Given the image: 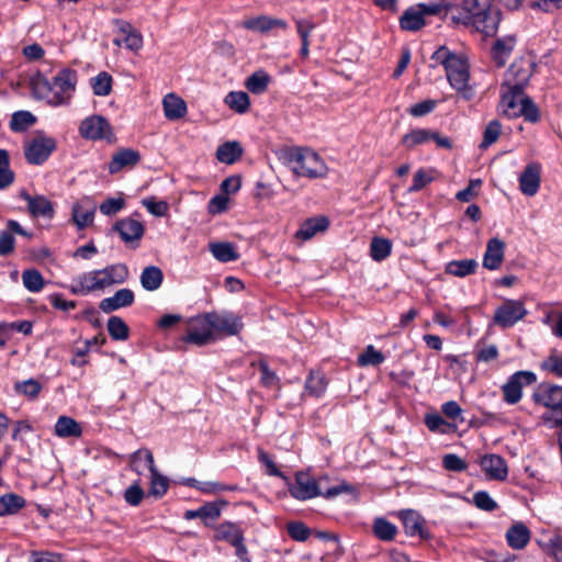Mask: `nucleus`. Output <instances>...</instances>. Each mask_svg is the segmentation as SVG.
Instances as JSON below:
<instances>
[{
    "instance_id": "obj_40",
    "label": "nucleus",
    "mask_w": 562,
    "mask_h": 562,
    "mask_svg": "<svg viewBox=\"0 0 562 562\" xmlns=\"http://www.w3.org/2000/svg\"><path fill=\"white\" fill-rule=\"evenodd\" d=\"M243 154L238 142H226L217 147L216 158L224 164L232 165L240 158Z\"/></svg>"
},
{
    "instance_id": "obj_56",
    "label": "nucleus",
    "mask_w": 562,
    "mask_h": 562,
    "mask_svg": "<svg viewBox=\"0 0 562 562\" xmlns=\"http://www.w3.org/2000/svg\"><path fill=\"white\" fill-rule=\"evenodd\" d=\"M14 390L20 394L35 398L42 390V385L37 380L29 379L22 382H16L14 384Z\"/></svg>"
},
{
    "instance_id": "obj_59",
    "label": "nucleus",
    "mask_w": 562,
    "mask_h": 562,
    "mask_svg": "<svg viewBox=\"0 0 562 562\" xmlns=\"http://www.w3.org/2000/svg\"><path fill=\"white\" fill-rule=\"evenodd\" d=\"M473 502L477 508L486 512H492L497 507L495 501L484 491L476 492L473 495Z\"/></svg>"
},
{
    "instance_id": "obj_31",
    "label": "nucleus",
    "mask_w": 562,
    "mask_h": 562,
    "mask_svg": "<svg viewBox=\"0 0 562 562\" xmlns=\"http://www.w3.org/2000/svg\"><path fill=\"white\" fill-rule=\"evenodd\" d=\"M506 539L509 547L520 550L529 542L530 531L524 524L517 522L507 530Z\"/></svg>"
},
{
    "instance_id": "obj_47",
    "label": "nucleus",
    "mask_w": 562,
    "mask_h": 562,
    "mask_svg": "<svg viewBox=\"0 0 562 562\" xmlns=\"http://www.w3.org/2000/svg\"><path fill=\"white\" fill-rule=\"evenodd\" d=\"M90 83L95 95L106 97L111 93L112 77L105 71H101L95 77L91 78Z\"/></svg>"
},
{
    "instance_id": "obj_63",
    "label": "nucleus",
    "mask_w": 562,
    "mask_h": 562,
    "mask_svg": "<svg viewBox=\"0 0 562 562\" xmlns=\"http://www.w3.org/2000/svg\"><path fill=\"white\" fill-rule=\"evenodd\" d=\"M432 176L430 171L425 169H419L413 178V184L409 187L411 192H416L422 190L425 186L432 181Z\"/></svg>"
},
{
    "instance_id": "obj_53",
    "label": "nucleus",
    "mask_w": 562,
    "mask_h": 562,
    "mask_svg": "<svg viewBox=\"0 0 562 562\" xmlns=\"http://www.w3.org/2000/svg\"><path fill=\"white\" fill-rule=\"evenodd\" d=\"M385 360L384 355L376 350L372 345H369L366 350L359 355L358 364L361 367L379 366Z\"/></svg>"
},
{
    "instance_id": "obj_51",
    "label": "nucleus",
    "mask_w": 562,
    "mask_h": 562,
    "mask_svg": "<svg viewBox=\"0 0 562 562\" xmlns=\"http://www.w3.org/2000/svg\"><path fill=\"white\" fill-rule=\"evenodd\" d=\"M168 487H169V480L166 476L161 475L156 468L151 469V471H150V490H149L150 495H153L157 498L161 497L167 493Z\"/></svg>"
},
{
    "instance_id": "obj_64",
    "label": "nucleus",
    "mask_w": 562,
    "mask_h": 562,
    "mask_svg": "<svg viewBox=\"0 0 562 562\" xmlns=\"http://www.w3.org/2000/svg\"><path fill=\"white\" fill-rule=\"evenodd\" d=\"M425 424L431 431L447 432L449 424L438 414H429L425 417Z\"/></svg>"
},
{
    "instance_id": "obj_18",
    "label": "nucleus",
    "mask_w": 562,
    "mask_h": 562,
    "mask_svg": "<svg viewBox=\"0 0 562 562\" xmlns=\"http://www.w3.org/2000/svg\"><path fill=\"white\" fill-rule=\"evenodd\" d=\"M215 538L217 540H224L236 548L238 557H243L247 553V549L244 544V537L240 529L231 522L221 524L215 530Z\"/></svg>"
},
{
    "instance_id": "obj_52",
    "label": "nucleus",
    "mask_w": 562,
    "mask_h": 562,
    "mask_svg": "<svg viewBox=\"0 0 562 562\" xmlns=\"http://www.w3.org/2000/svg\"><path fill=\"white\" fill-rule=\"evenodd\" d=\"M429 136H430V130L415 128L403 136L402 143L406 147L413 148L414 146L428 143Z\"/></svg>"
},
{
    "instance_id": "obj_61",
    "label": "nucleus",
    "mask_w": 562,
    "mask_h": 562,
    "mask_svg": "<svg viewBox=\"0 0 562 562\" xmlns=\"http://www.w3.org/2000/svg\"><path fill=\"white\" fill-rule=\"evenodd\" d=\"M442 464L446 470L453 472H461L467 469L465 461L454 453L446 454Z\"/></svg>"
},
{
    "instance_id": "obj_33",
    "label": "nucleus",
    "mask_w": 562,
    "mask_h": 562,
    "mask_svg": "<svg viewBox=\"0 0 562 562\" xmlns=\"http://www.w3.org/2000/svg\"><path fill=\"white\" fill-rule=\"evenodd\" d=\"M209 250L220 262H231L239 258L236 247L228 241H215L209 245Z\"/></svg>"
},
{
    "instance_id": "obj_7",
    "label": "nucleus",
    "mask_w": 562,
    "mask_h": 562,
    "mask_svg": "<svg viewBox=\"0 0 562 562\" xmlns=\"http://www.w3.org/2000/svg\"><path fill=\"white\" fill-rule=\"evenodd\" d=\"M536 382V374L531 371H517L512 374L502 386L503 398L509 404H517L522 397V389Z\"/></svg>"
},
{
    "instance_id": "obj_57",
    "label": "nucleus",
    "mask_w": 562,
    "mask_h": 562,
    "mask_svg": "<svg viewBox=\"0 0 562 562\" xmlns=\"http://www.w3.org/2000/svg\"><path fill=\"white\" fill-rule=\"evenodd\" d=\"M124 205L123 198H109L100 204L99 210L103 215L111 216L117 214Z\"/></svg>"
},
{
    "instance_id": "obj_32",
    "label": "nucleus",
    "mask_w": 562,
    "mask_h": 562,
    "mask_svg": "<svg viewBox=\"0 0 562 562\" xmlns=\"http://www.w3.org/2000/svg\"><path fill=\"white\" fill-rule=\"evenodd\" d=\"M516 44L515 36H505L498 38L492 49L493 58L497 66L502 67L506 64L510 53L513 52Z\"/></svg>"
},
{
    "instance_id": "obj_5",
    "label": "nucleus",
    "mask_w": 562,
    "mask_h": 562,
    "mask_svg": "<svg viewBox=\"0 0 562 562\" xmlns=\"http://www.w3.org/2000/svg\"><path fill=\"white\" fill-rule=\"evenodd\" d=\"M291 170L299 177L324 178L328 168L322 157L310 148H291L285 154Z\"/></svg>"
},
{
    "instance_id": "obj_14",
    "label": "nucleus",
    "mask_w": 562,
    "mask_h": 562,
    "mask_svg": "<svg viewBox=\"0 0 562 562\" xmlns=\"http://www.w3.org/2000/svg\"><path fill=\"white\" fill-rule=\"evenodd\" d=\"M80 135L88 139H110L112 130L109 122L100 115L85 119L79 126Z\"/></svg>"
},
{
    "instance_id": "obj_2",
    "label": "nucleus",
    "mask_w": 562,
    "mask_h": 562,
    "mask_svg": "<svg viewBox=\"0 0 562 562\" xmlns=\"http://www.w3.org/2000/svg\"><path fill=\"white\" fill-rule=\"evenodd\" d=\"M128 269L124 263L106 266L103 269L92 270L79 274L72 280L70 291L72 294L87 295L94 291H102L114 284L125 282Z\"/></svg>"
},
{
    "instance_id": "obj_38",
    "label": "nucleus",
    "mask_w": 562,
    "mask_h": 562,
    "mask_svg": "<svg viewBox=\"0 0 562 562\" xmlns=\"http://www.w3.org/2000/svg\"><path fill=\"white\" fill-rule=\"evenodd\" d=\"M162 280V271L157 266H148L144 268L140 274V284L146 291H156L160 288Z\"/></svg>"
},
{
    "instance_id": "obj_20",
    "label": "nucleus",
    "mask_w": 562,
    "mask_h": 562,
    "mask_svg": "<svg viewBox=\"0 0 562 562\" xmlns=\"http://www.w3.org/2000/svg\"><path fill=\"white\" fill-rule=\"evenodd\" d=\"M121 239L126 244L138 241L145 232L144 225L134 218L126 217L117 221L113 226Z\"/></svg>"
},
{
    "instance_id": "obj_50",
    "label": "nucleus",
    "mask_w": 562,
    "mask_h": 562,
    "mask_svg": "<svg viewBox=\"0 0 562 562\" xmlns=\"http://www.w3.org/2000/svg\"><path fill=\"white\" fill-rule=\"evenodd\" d=\"M108 331L114 340H126L130 334L128 326L119 316H111L109 318Z\"/></svg>"
},
{
    "instance_id": "obj_1",
    "label": "nucleus",
    "mask_w": 562,
    "mask_h": 562,
    "mask_svg": "<svg viewBox=\"0 0 562 562\" xmlns=\"http://www.w3.org/2000/svg\"><path fill=\"white\" fill-rule=\"evenodd\" d=\"M77 85V71L70 68L60 69L50 80L37 77L33 81L34 92L53 105L69 104Z\"/></svg>"
},
{
    "instance_id": "obj_41",
    "label": "nucleus",
    "mask_w": 562,
    "mask_h": 562,
    "mask_svg": "<svg viewBox=\"0 0 562 562\" xmlns=\"http://www.w3.org/2000/svg\"><path fill=\"white\" fill-rule=\"evenodd\" d=\"M477 262L474 259L453 260L447 263L446 272L448 274L463 278L474 273Z\"/></svg>"
},
{
    "instance_id": "obj_12",
    "label": "nucleus",
    "mask_w": 562,
    "mask_h": 562,
    "mask_svg": "<svg viewBox=\"0 0 562 562\" xmlns=\"http://www.w3.org/2000/svg\"><path fill=\"white\" fill-rule=\"evenodd\" d=\"M209 313L196 316L190 321L187 341L203 346L215 340Z\"/></svg>"
},
{
    "instance_id": "obj_29",
    "label": "nucleus",
    "mask_w": 562,
    "mask_h": 562,
    "mask_svg": "<svg viewBox=\"0 0 562 562\" xmlns=\"http://www.w3.org/2000/svg\"><path fill=\"white\" fill-rule=\"evenodd\" d=\"M329 221L325 216L307 218L302 223L297 229L295 237L301 240H308L314 237L318 232L327 229Z\"/></svg>"
},
{
    "instance_id": "obj_24",
    "label": "nucleus",
    "mask_w": 562,
    "mask_h": 562,
    "mask_svg": "<svg viewBox=\"0 0 562 562\" xmlns=\"http://www.w3.org/2000/svg\"><path fill=\"white\" fill-rule=\"evenodd\" d=\"M525 97L521 90L503 89L501 99L502 113L510 119L518 117Z\"/></svg>"
},
{
    "instance_id": "obj_28",
    "label": "nucleus",
    "mask_w": 562,
    "mask_h": 562,
    "mask_svg": "<svg viewBox=\"0 0 562 562\" xmlns=\"http://www.w3.org/2000/svg\"><path fill=\"white\" fill-rule=\"evenodd\" d=\"M134 293L130 289H121L114 293L113 296L105 297L100 302V310L104 313H111L121 307H126L133 304Z\"/></svg>"
},
{
    "instance_id": "obj_17",
    "label": "nucleus",
    "mask_w": 562,
    "mask_h": 562,
    "mask_svg": "<svg viewBox=\"0 0 562 562\" xmlns=\"http://www.w3.org/2000/svg\"><path fill=\"white\" fill-rule=\"evenodd\" d=\"M214 335L216 333L233 336L241 329L240 319L232 313H209Z\"/></svg>"
},
{
    "instance_id": "obj_10",
    "label": "nucleus",
    "mask_w": 562,
    "mask_h": 562,
    "mask_svg": "<svg viewBox=\"0 0 562 562\" xmlns=\"http://www.w3.org/2000/svg\"><path fill=\"white\" fill-rule=\"evenodd\" d=\"M527 315L522 302L518 300H506L494 313V323L502 328L513 327Z\"/></svg>"
},
{
    "instance_id": "obj_22",
    "label": "nucleus",
    "mask_w": 562,
    "mask_h": 562,
    "mask_svg": "<svg viewBox=\"0 0 562 562\" xmlns=\"http://www.w3.org/2000/svg\"><path fill=\"white\" fill-rule=\"evenodd\" d=\"M21 198L26 202L27 211L33 217H53V203L44 195H31L22 191Z\"/></svg>"
},
{
    "instance_id": "obj_3",
    "label": "nucleus",
    "mask_w": 562,
    "mask_h": 562,
    "mask_svg": "<svg viewBox=\"0 0 562 562\" xmlns=\"http://www.w3.org/2000/svg\"><path fill=\"white\" fill-rule=\"evenodd\" d=\"M461 9L465 24L473 25L476 31L486 36L496 34L501 22L497 0H463Z\"/></svg>"
},
{
    "instance_id": "obj_55",
    "label": "nucleus",
    "mask_w": 562,
    "mask_h": 562,
    "mask_svg": "<svg viewBox=\"0 0 562 562\" xmlns=\"http://www.w3.org/2000/svg\"><path fill=\"white\" fill-rule=\"evenodd\" d=\"M501 132H502L501 123L497 120L491 121L484 130L481 147L487 148L492 144H494L498 139Z\"/></svg>"
},
{
    "instance_id": "obj_11",
    "label": "nucleus",
    "mask_w": 562,
    "mask_h": 562,
    "mask_svg": "<svg viewBox=\"0 0 562 562\" xmlns=\"http://www.w3.org/2000/svg\"><path fill=\"white\" fill-rule=\"evenodd\" d=\"M55 148L54 138L38 134L25 145V158L32 165H41L48 159Z\"/></svg>"
},
{
    "instance_id": "obj_44",
    "label": "nucleus",
    "mask_w": 562,
    "mask_h": 562,
    "mask_svg": "<svg viewBox=\"0 0 562 562\" xmlns=\"http://www.w3.org/2000/svg\"><path fill=\"white\" fill-rule=\"evenodd\" d=\"M327 387V382L323 373L311 372L306 382L305 391L314 397H321Z\"/></svg>"
},
{
    "instance_id": "obj_39",
    "label": "nucleus",
    "mask_w": 562,
    "mask_h": 562,
    "mask_svg": "<svg viewBox=\"0 0 562 562\" xmlns=\"http://www.w3.org/2000/svg\"><path fill=\"white\" fill-rule=\"evenodd\" d=\"M25 506V499L14 493L4 494L0 497V517L16 514Z\"/></svg>"
},
{
    "instance_id": "obj_25",
    "label": "nucleus",
    "mask_w": 562,
    "mask_h": 562,
    "mask_svg": "<svg viewBox=\"0 0 562 562\" xmlns=\"http://www.w3.org/2000/svg\"><path fill=\"white\" fill-rule=\"evenodd\" d=\"M398 517L403 522L405 533L409 537L418 536L427 538L428 535L424 528V518L413 509H403L398 513Z\"/></svg>"
},
{
    "instance_id": "obj_9",
    "label": "nucleus",
    "mask_w": 562,
    "mask_h": 562,
    "mask_svg": "<svg viewBox=\"0 0 562 562\" xmlns=\"http://www.w3.org/2000/svg\"><path fill=\"white\" fill-rule=\"evenodd\" d=\"M533 70V63L529 59L515 60L505 74L503 89L524 91Z\"/></svg>"
},
{
    "instance_id": "obj_58",
    "label": "nucleus",
    "mask_w": 562,
    "mask_h": 562,
    "mask_svg": "<svg viewBox=\"0 0 562 562\" xmlns=\"http://www.w3.org/2000/svg\"><path fill=\"white\" fill-rule=\"evenodd\" d=\"M259 371L261 383L267 387H274L279 385V378L274 371H272L266 361H259Z\"/></svg>"
},
{
    "instance_id": "obj_35",
    "label": "nucleus",
    "mask_w": 562,
    "mask_h": 562,
    "mask_svg": "<svg viewBox=\"0 0 562 562\" xmlns=\"http://www.w3.org/2000/svg\"><path fill=\"white\" fill-rule=\"evenodd\" d=\"M131 469L138 474H142L144 470L155 469L154 456L148 449H139L131 454L130 457Z\"/></svg>"
},
{
    "instance_id": "obj_60",
    "label": "nucleus",
    "mask_w": 562,
    "mask_h": 562,
    "mask_svg": "<svg viewBox=\"0 0 562 562\" xmlns=\"http://www.w3.org/2000/svg\"><path fill=\"white\" fill-rule=\"evenodd\" d=\"M542 369L549 371L557 376L562 378V356L552 352L543 362Z\"/></svg>"
},
{
    "instance_id": "obj_30",
    "label": "nucleus",
    "mask_w": 562,
    "mask_h": 562,
    "mask_svg": "<svg viewBox=\"0 0 562 562\" xmlns=\"http://www.w3.org/2000/svg\"><path fill=\"white\" fill-rule=\"evenodd\" d=\"M139 154L133 149H122L117 151L109 164L110 173H116L124 167L134 166L139 161Z\"/></svg>"
},
{
    "instance_id": "obj_45",
    "label": "nucleus",
    "mask_w": 562,
    "mask_h": 562,
    "mask_svg": "<svg viewBox=\"0 0 562 562\" xmlns=\"http://www.w3.org/2000/svg\"><path fill=\"white\" fill-rule=\"evenodd\" d=\"M269 81L268 74L259 70L247 78L245 86L251 93L261 94L267 90Z\"/></svg>"
},
{
    "instance_id": "obj_36",
    "label": "nucleus",
    "mask_w": 562,
    "mask_h": 562,
    "mask_svg": "<svg viewBox=\"0 0 562 562\" xmlns=\"http://www.w3.org/2000/svg\"><path fill=\"white\" fill-rule=\"evenodd\" d=\"M220 515L221 510L218 506L214 503H207L198 509L187 510L183 517L187 520L201 518L205 522V525H209L210 522H213L216 519H218Z\"/></svg>"
},
{
    "instance_id": "obj_34",
    "label": "nucleus",
    "mask_w": 562,
    "mask_h": 562,
    "mask_svg": "<svg viewBox=\"0 0 562 562\" xmlns=\"http://www.w3.org/2000/svg\"><path fill=\"white\" fill-rule=\"evenodd\" d=\"M164 112L167 119H181L187 112L186 102L173 93H169L162 101Z\"/></svg>"
},
{
    "instance_id": "obj_62",
    "label": "nucleus",
    "mask_w": 562,
    "mask_h": 562,
    "mask_svg": "<svg viewBox=\"0 0 562 562\" xmlns=\"http://www.w3.org/2000/svg\"><path fill=\"white\" fill-rule=\"evenodd\" d=\"M143 205L155 216H165L168 212L167 202L156 201L154 198L143 200Z\"/></svg>"
},
{
    "instance_id": "obj_46",
    "label": "nucleus",
    "mask_w": 562,
    "mask_h": 562,
    "mask_svg": "<svg viewBox=\"0 0 562 562\" xmlns=\"http://www.w3.org/2000/svg\"><path fill=\"white\" fill-rule=\"evenodd\" d=\"M392 250V244L389 239L374 237L370 244V256L374 261L386 259Z\"/></svg>"
},
{
    "instance_id": "obj_26",
    "label": "nucleus",
    "mask_w": 562,
    "mask_h": 562,
    "mask_svg": "<svg viewBox=\"0 0 562 562\" xmlns=\"http://www.w3.org/2000/svg\"><path fill=\"white\" fill-rule=\"evenodd\" d=\"M540 166L529 164L519 177V189L527 196H533L540 187Z\"/></svg>"
},
{
    "instance_id": "obj_15",
    "label": "nucleus",
    "mask_w": 562,
    "mask_h": 562,
    "mask_svg": "<svg viewBox=\"0 0 562 562\" xmlns=\"http://www.w3.org/2000/svg\"><path fill=\"white\" fill-rule=\"evenodd\" d=\"M116 36L113 43L117 46L124 45L130 50H138L143 46L142 34L124 20H115Z\"/></svg>"
},
{
    "instance_id": "obj_8",
    "label": "nucleus",
    "mask_w": 562,
    "mask_h": 562,
    "mask_svg": "<svg viewBox=\"0 0 562 562\" xmlns=\"http://www.w3.org/2000/svg\"><path fill=\"white\" fill-rule=\"evenodd\" d=\"M440 3L431 4H417L408 8L400 19V24L403 30L417 31L425 25V16L438 14L441 11Z\"/></svg>"
},
{
    "instance_id": "obj_21",
    "label": "nucleus",
    "mask_w": 562,
    "mask_h": 562,
    "mask_svg": "<svg viewBox=\"0 0 562 562\" xmlns=\"http://www.w3.org/2000/svg\"><path fill=\"white\" fill-rule=\"evenodd\" d=\"M480 464L485 475L491 480L504 481L507 477V463L498 454H485L481 458Z\"/></svg>"
},
{
    "instance_id": "obj_19",
    "label": "nucleus",
    "mask_w": 562,
    "mask_h": 562,
    "mask_svg": "<svg viewBox=\"0 0 562 562\" xmlns=\"http://www.w3.org/2000/svg\"><path fill=\"white\" fill-rule=\"evenodd\" d=\"M13 234L30 237L29 234L19 222L9 220L7 222V229L0 231V256L7 257L14 252L15 238Z\"/></svg>"
},
{
    "instance_id": "obj_6",
    "label": "nucleus",
    "mask_w": 562,
    "mask_h": 562,
    "mask_svg": "<svg viewBox=\"0 0 562 562\" xmlns=\"http://www.w3.org/2000/svg\"><path fill=\"white\" fill-rule=\"evenodd\" d=\"M432 59L445 66L447 78L452 88L464 91L469 81V65L464 57L450 53L441 46L432 54Z\"/></svg>"
},
{
    "instance_id": "obj_27",
    "label": "nucleus",
    "mask_w": 562,
    "mask_h": 562,
    "mask_svg": "<svg viewBox=\"0 0 562 562\" xmlns=\"http://www.w3.org/2000/svg\"><path fill=\"white\" fill-rule=\"evenodd\" d=\"M505 244L499 238H491L487 241L483 257V267L488 270H496L504 259Z\"/></svg>"
},
{
    "instance_id": "obj_37",
    "label": "nucleus",
    "mask_w": 562,
    "mask_h": 562,
    "mask_svg": "<svg viewBox=\"0 0 562 562\" xmlns=\"http://www.w3.org/2000/svg\"><path fill=\"white\" fill-rule=\"evenodd\" d=\"M81 426L71 417L60 416L55 424V435L60 438L80 437Z\"/></svg>"
},
{
    "instance_id": "obj_16",
    "label": "nucleus",
    "mask_w": 562,
    "mask_h": 562,
    "mask_svg": "<svg viewBox=\"0 0 562 562\" xmlns=\"http://www.w3.org/2000/svg\"><path fill=\"white\" fill-rule=\"evenodd\" d=\"M97 204L91 196L85 195L74 203L71 207V218L78 229H83L92 225Z\"/></svg>"
},
{
    "instance_id": "obj_54",
    "label": "nucleus",
    "mask_w": 562,
    "mask_h": 562,
    "mask_svg": "<svg viewBox=\"0 0 562 562\" xmlns=\"http://www.w3.org/2000/svg\"><path fill=\"white\" fill-rule=\"evenodd\" d=\"M190 486H193L204 494H214L224 491H234L235 486H228L218 482H199L194 479L188 481Z\"/></svg>"
},
{
    "instance_id": "obj_48",
    "label": "nucleus",
    "mask_w": 562,
    "mask_h": 562,
    "mask_svg": "<svg viewBox=\"0 0 562 562\" xmlns=\"http://www.w3.org/2000/svg\"><path fill=\"white\" fill-rule=\"evenodd\" d=\"M22 282L26 290L36 293L40 292L45 284L44 278L36 269H27L22 273Z\"/></svg>"
},
{
    "instance_id": "obj_43",
    "label": "nucleus",
    "mask_w": 562,
    "mask_h": 562,
    "mask_svg": "<svg viewBox=\"0 0 562 562\" xmlns=\"http://www.w3.org/2000/svg\"><path fill=\"white\" fill-rule=\"evenodd\" d=\"M373 532L382 541H392L397 533V528L385 518L379 517L373 521Z\"/></svg>"
},
{
    "instance_id": "obj_4",
    "label": "nucleus",
    "mask_w": 562,
    "mask_h": 562,
    "mask_svg": "<svg viewBox=\"0 0 562 562\" xmlns=\"http://www.w3.org/2000/svg\"><path fill=\"white\" fill-rule=\"evenodd\" d=\"M326 477L315 480L306 472H297L293 483L289 484V492L292 497L299 501H307L317 496L327 499L335 498L342 493H349L353 488L346 482H341L333 487L324 488L323 482Z\"/></svg>"
},
{
    "instance_id": "obj_49",
    "label": "nucleus",
    "mask_w": 562,
    "mask_h": 562,
    "mask_svg": "<svg viewBox=\"0 0 562 562\" xmlns=\"http://www.w3.org/2000/svg\"><path fill=\"white\" fill-rule=\"evenodd\" d=\"M35 116L29 111H16L12 114L10 128L13 132H23L35 123Z\"/></svg>"
},
{
    "instance_id": "obj_42",
    "label": "nucleus",
    "mask_w": 562,
    "mask_h": 562,
    "mask_svg": "<svg viewBox=\"0 0 562 562\" xmlns=\"http://www.w3.org/2000/svg\"><path fill=\"white\" fill-rule=\"evenodd\" d=\"M225 104L236 113L244 114L249 110V95L244 91H231L224 99Z\"/></svg>"
},
{
    "instance_id": "obj_13",
    "label": "nucleus",
    "mask_w": 562,
    "mask_h": 562,
    "mask_svg": "<svg viewBox=\"0 0 562 562\" xmlns=\"http://www.w3.org/2000/svg\"><path fill=\"white\" fill-rule=\"evenodd\" d=\"M536 404L552 409L557 413L562 408V386L551 383H540L532 393Z\"/></svg>"
},
{
    "instance_id": "obj_23",
    "label": "nucleus",
    "mask_w": 562,
    "mask_h": 562,
    "mask_svg": "<svg viewBox=\"0 0 562 562\" xmlns=\"http://www.w3.org/2000/svg\"><path fill=\"white\" fill-rule=\"evenodd\" d=\"M243 27L252 32L268 33L274 29L285 30L288 23L282 19H276L268 15H258L249 18L241 23Z\"/></svg>"
}]
</instances>
